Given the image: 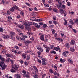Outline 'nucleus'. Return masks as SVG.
Instances as JSON below:
<instances>
[{
  "instance_id": "obj_1",
  "label": "nucleus",
  "mask_w": 78,
  "mask_h": 78,
  "mask_svg": "<svg viewBox=\"0 0 78 78\" xmlns=\"http://www.w3.org/2000/svg\"><path fill=\"white\" fill-rule=\"evenodd\" d=\"M0 60L2 61L0 62V66L2 67V70H4L7 65L5 64V58L2 56H0Z\"/></svg>"
},
{
  "instance_id": "obj_2",
  "label": "nucleus",
  "mask_w": 78,
  "mask_h": 78,
  "mask_svg": "<svg viewBox=\"0 0 78 78\" xmlns=\"http://www.w3.org/2000/svg\"><path fill=\"white\" fill-rule=\"evenodd\" d=\"M2 37L3 39H7L9 38L10 39H12L14 40L15 39V37H11L9 36H8L6 35H4L2 36Z\"/></svg>"
},
{
  "instance_id": "obj_3",
  "label": "nucleus",
  "mask_w": 78,
  "mask_h": 78,
  "mask_svg": "<svg viewBox=\"0 0 78 78\" xmlns=\"http://www.w3.org/2000/svg\"><path fill=\"white\" fill-rule=\"evenodd\" d=\"M23 25H24L25 26H26L25 28L27 30H29L30 29V28L28 27H29V25L27 23V22L25 21H23Z\"/></svg>"
},
{
  "instance_id": "obj_4",
  "label": "nucleus",
  "mask_w": 78,
  "mask_h": 78,
  "mask_svg": "<svg viewBox=\"0 0 78 78\" xmlns=\"http://www.w3.org/2000/svg\"><path fill=\"white\" fill-rule=\"evenodd\" d=\"M39 35H41V36H40V38L41 39L42 41H44V35H42L41 33H40L39 34Z\"/></svg>"
},
{
  "instance_id": "obj_5",
  "label": "nucleus",
  "mask_w": 78,
  "mask_h": 78,
  "mask_svg": "<svg viewBox=\"0 0 78 78\" xmlns=\"http://www.w3.org/2000/svg\"><path fill=\"white\" fill-rule=\"evenodd\" d=\"M24 43H25V45H27V46H28V44H31L32 42L28 40L25 41Z\"/></svg>"
},
{
  "instance_id": "obj_6",
  "label": "nucleus",
  "mask_w": 78,
  "mask_h": 78,
  "mask_svg": "<svg viewBox=\"0 0 78 78\" xmlns=\"http://www.w3.org/2000/svg\"><path fill=\"white\" fill-rule=\"evenodd\" d=\"M18 65H15L14 66H12V68H13L16 70H18Z\"/></svg>"
},
{
  "instance_id": "obj_7",
  "label": "nucleus",
  "mask_w": 78,
  "mask_h": 78,
  "mask_svg": "<svg viewBox=\"0 0 78 78\" xmlns=\"http://www.w3.org/2000/svg\"><path fill=\"white\" fill-rule=\"evenodd\" d=\"M17 27L18 28H19L20 29H24V27L21 24L18 25Z\"/></svg>"
},
{
  "instance_id": "obj_8",
  "label": "nucleus",
  "mask_w": 78,
  "mask_h": 78,
  "mask_svg": "<svg viewBox=\"0 0 78 78\" xmlns=\"http://www.w3.org/2000/svg\"><path fill=\"white\" fill-rule=\"evenodd\" d=\"M22 58L23 59H25L27 58V55L25 53H23Z\"/></svg>"
},
{
  "instance_id": "obj_9",
  "label": "nucleus",
  "mask_w": 78,
  "mask_h": 78,
  "mask_svg": "<svg viewBox=\"0 0 78 78\" xmlns=\"http://www.w3.org/2000/svg\"><path fill=\"white\" fill-rule=\"evenodd\" d=\"M11 50L12 52H13L15 54H16V53H17V51L16 50H15L12 48H12L11 49Z\"/></svg>"
},
{
  "instance_id": "obj_10",
  "label": "nucleus",
  "mask_w": 78,
  "mask_h": 78,
  "mask_svg": "<svg viewBox=\"0 0 78 78\" xmlns=\"http://www.w3.org/2000/svg\"><path fill=\"white\" fill-rule=\"evenodd\" d=\"M54 48L55 50H56V51H58V50H59V51H60V50H61V49H60V48H59V46H57V47H54Z\"/></svg>"
},
{
  "instance_id": "obj_11",
  "label": "nucleus",
  "mask_w": 78,
  "mask_h": 78,
  "mask_svg": "<svg viewBox=\"0 0 78 78\" xmlns=\"http://www.w3.org/2000/svg\"><path fill=\"white\" fill-rule=\"evenodd\" d=\"M10 34L11 35V36H10L11 37H13V35L15 34V32H10Z\"/></svg>"
},
{
  "instance_id": "obj_12",
  "label": "nucleus",
  "mask_w": 78,
  "mask_h": 78,
  "mask_svg": "<svg viewBox=\"0 0 78 78\" xmlns=\"http://www.w3.org/2000/svg\"><path fill=\"white\" fill-rule=\"evenodd\" d=\"M13 7L15 8L17 10V11H20V9L19 8L17 5H13Z\"/></svg>"
},
{
  "instance_id": "obj_13",
  "label": "nucleus",
  "mask_w": 78,
  "mask_h": 78,
  "mask_svg": "<svg viewBox=\"0 0 78 78\" xmlns=\"http://www.w3.org/2000/svg\"><path fill=\"white\" fill-rule=\"evenodd\" d=\"M30 55H28L26 57V60L27 61H29V60H30Z\"/></svg>"
},
{
  "instance_id": "obj_14",
  "label": "nucleus",
  "mask_w": 78,
  "mask_h": 78,
  "mask_svg": "<svg viewBox=\"0 0 78 78\" xmlns=\"http://www.w3.org/2000/svg\"><path fill=\"white\" fill-rule=\"evenodd\" d=\"M66 47L68 49L70 47V44L69 43H66L65 44Z\"/></svg>"
},
{
  "instance_id": "obj_15",
  "label": "nucleus",
  "mask_w": 78,
  "mask_h": 78,
  "mask_svg": "<svg viewBox=\"0 0 78 78\" xmlns=\"http://www.w3.org/2000/svg\"><path fill=\"white\" fill-rule=\"evenodd\" d=\"M75 40H72L71 41L70 44L72 45H75Z\"/></svg>"
},
{
  "instance_id": "obj_16",
  "label": "nucleus",
  "mask_w": 78,
  "mask_h": 78,
  "mask_svg": "<svg viewBox=\"0 0 78 78\" xmlns=\"http://www.w3.org/2000/svg\"><path fill=\"white\" fill-rule=\"evenodd\" d=\"M14 9H15V7H14L11 8L10 9V11L11 12H14Z\"/></svg>"
},
{
  "instance_id": "obj_17",
  "label": "nucleus",
  "mask_w": 78,
  "mask_h": 78,
  "mask_svg": "<svg viewBox=\"0 0 78 78\" xmlns=\"http://www.w3.org/2000/svg\"><path fill=\"white\" fill-rule=\"evenodd\" d=\"M33 67L34 70H35V71H36V72H37L38 71H39V70L38 69H37V67H36V66H33Z\"/></svg>"
},
{
  "instance_id": "obj_18",
  "label": "nucleus",
  "mask_w": 78,
  "mask_h": 78,
  "mask_svg": "<svg viewBox=\"0 0 78 78\" xmlns=\"http://www.w3.org/2000/svg\"><path fill=\"white\" fill-rule=\"evenodd\" d=\"M10 71L12 73H15L16 72V70H15L14 68H12V69H11L10 70Z\"/></svg>"
},
{
  "instance_id": "obj_19",
  "label": "nucleus",
  "mask_w": 78,
  "mask_h": 78,
  "mask_svg": "<svg viewBox=\"0 0 78 78\" xmlns=\"http://www.w3.org/2000/svg\"><path fill=\"white\" fill-rule=\"evenodd\" d=\"M1 51L3 54H4V53H5L6 52V49H4Z\"/></svg>"
},
{
  "instance_id": "obj_20",
  "label": "nucleus",
  "mask_w": 78,
  "mask_h": 78,
  "mask_svg": "<svg viewBox=\"0 0 78 78\" xmlns=\"http://www.w3.org/2000/svg\"><path fill=\"white\" fill-rule=\"evenodd\" d=\"M69 23L71 24V25H74V23L72 20H70L69 21Z\"/></svg>"
},
{
  "instance_id": "obj_21",
  "label": "nucleus",
  "mask_w": 78,
  "mask_h": 78,
  "mask_svg": "<svg viewBox=\"0 0 78 78\" xmlns=\"http://www.w3.org/2000/svg\"><path fill=\"white\" fill-rule=\"evenodd\" d=\"M42 64L43 66H45V65H47V63L45 62V61H42Z\"/></svg>"
},
{
  "instance_id": "obj_22",
  "label": "nucleus",
  "mask_w": 78,
  "mask_h": 78,
  "mask_svg": "<svg viewBox=\"0 0 78 78\" xmlns=\"http://www.w3.org/2000/svg\"><path fill=\"white\" fill-rule=\"evenodd\" d=\"M37 49L38 50H39L40 51H41V52H43V51H44V49H42V48H39V47H37Z\"/></svg>"
},
{
  "instance_id": "obj_23",
  "label": "nucleus",
  "mask_w": 78,
  "mask_h": 78,
  "mask_svg": "<svg viewBox=\"0 0 78 78\" xmlns=\"http://www.w3.org/2000/svg\"><path fill=\"white\" fill-rule=\"evenodd\" d=\"M60 12L61 14H64V10H63V9H60Z\"/></svg>"
},
{
  "instance_id": "obj_24",
  "label": "nucleus",
  "mask_w": 78,
  "mask_h": 78,
  "mask_svg": "<svg viewBox=\"0 0 78 78\" xmlns=\"http://www.w3.org/2000/svg\"><path fill=\"white\" fill-rule=\"evenodd\" d=\"M70 50L71 51H72L73 52L75 51V48L73 47L71 48L70 49Z\"/></svg>"
},
{
  "instance_id": "obj_25",
  "label": "nucleus",
  "mask_w": 78,
  "mask_h": 78,
  "mask_svg": "<svg viewBox=\"0 0 78 78\" xmlns=\"http://www.w3.org/2000/svg\"><path fill=\"white\" fill-rule=\"evenodd\" d=\"M16 77L17 78H20V74H17L15 75Z\"/></svg>"
},
{
  "instance_id": "obj_26",
  "label": "nucleus",
  "mask_w": 78,
  "mask_h": 78,
  "mask_svg": "<svg viewBox=\"0 0 78 78\" xmlns=\"http://www.w3.org/2000/svg\"><path fill=\"white\" fill-rule=\"evenodd\" d=\"M60 61L62 62V63H63V62H65V61L66 60L64 59H62V58L60 59Z\"/></svg>"
},
{
  "instance_id": "obj_27",
  "label": "nucleus",
  "mask_w": 78,
  "mask_h": 78,
  "mask_svg": "<svg viewBox=\"0 0 78 78\" xmlns=\"http://www.w3.org/2000/svg\"><path fill=\"white\" fill-rule=\"evenodd\" d=\"M9 60H10V58H8L6 59L5 62H9Z\"/></svg>"
},
{
  "instance_id": "obj_28",
  "label": "nucleus",
  "mask_w": 78,
  "mask_h": 78,
  "mask_svg": "<svg viewBox=\"0 0 78 78\" xmlns=\"http://www.w3.org/2000/svg\"><path fill=\"white\" fill-rule=\"evenodd\" d=\"M49 50H50V48L48 47V48L46 49V53H49V52H50Z\"/></svg>"
},
{
  "instance_id": "obj_29",
  "label": "nucleus",
  "mask_w": 78,
  "mask_h": 78,
  "mask_svg": "<svg viewBox=\"0 0 78 78\" xmlns=\"http://www.w3.org/2000/svg\"><path fill=\"white\" fill-rule=\"evenodd\" d=\"M51 30L52 31V34H55V33L56 32V30H54L53 29H52Z\"/></svg>"
},
{
  "instance_id": "obj_30",
  "label": "nucleus",
  "mask_w": 78,
  "mask_h": 78,
  "mask_svg": "<svg viewBox=\"0 0 78 78\" xmlns=\"http://www.w3.org/2000/svg\"><path fill=\"white\" fill-rule=\"evenodd\" d=\"M35 27L37 28H39L41 27V26H40V25H38L37 24H36Z\"/></svg>"
},
{
  "instance_id": "obj_31",
  "label": "nucleus",
  "mask_w": 78,
  "mask_h": 78,
  "mask_svg": "<svg viewBox=\"0 0 78 78\" xmlns=\"http://www.w3.org/2000/svg\"><path fill=\"white\" fill-rule=\"evenodd\" d=\"M42 20V19H36L35 21L37 22H41Z\"/></svg>"
},
{
  "instance_id": "obj_32",
  "label": "nucleus",
  "mask_w": 78,
  "mask_h": 78,
  "mask_svg": "<svg viewBox=\"0 0 78 78\" xmlns=\"http://www.w3.org/2000/svg\"><path fill=\"white\" fill-rule=\"evenodd\" d=\"M68 61L70 64H72L73 63V61L70 59H69Z\"/></svg>"
},
{
  "instance_id": "obj_33",
  "label": "nucleus",
  "mask_w": 78,
  "mask_h": 78,
  "mask_svg": "<svg viewBox=\"0 0 78 78\" xmlns=\"http://www.w3.org/2000/svg\"><path fill=\"white\" fill-rule=\"evenodd\" d=\"M67 21H68V20H65V23H64V25H68Z\"/></svg>"
},
{
  "instance_id": "obj_34",
  "label": "nucleus",
  "mask_w": 78,
  "mask_h": 78,
  "mask_svg": "<svg viewBox=\"0 0 78 78\" xmlns=\"http://www.w3.org/2000/svg\"><path fill=\"white\" fill-rule=\"evenodd\" d=\"M49 72L51 73H53V70L52 69H49Z\"/></svg>"
},
{
  "instance_id": "obj_35",
  "label": "nucleus",
  "mask_w": 78,
  "mask_h": 78,
  "mask_svg": "<svg viewBox=\"0 0 78 78\" xmlns=\"http://www.w3.org/2000/svg\"><path fill=\"white\" fill-rule=\"evenodd\" d=\"M16 38L17 39V40H18L19 41H20V40H21L20 37L19 36H16Z\"/></svg>"
},
{
  "instance_id": "obj_36",
  "label": "nucleus",
  "mask_w": 78,
  "mask_h": 78,
  "mask_svg": "<svg viewBox=\"0 0 78 78\" xmlns=\"http://www.w3.org/2000/svg\"><path fill=\"white\" fill-rule=\"evenodd\" d=\"M30 20H33V21H34L36 20V18L34 17H32L30 18Z\"/></svg>"
},
{
  "instance_id": "obj_37",
  "label": "nucleus",
  "mask_w": 78,
  "mask_h": 78,
  "mask_svg": "<svg viewBox=\"0 0 78 78\" xmlns=\"http://www.w3.org/2000/svg\"><path fill=\"white\" fill-rule=\"evenodd\" d=\"M62 55L63 56H65V57H67V54H66V52H64L62 54Z\"/></svg>"
},
{
  "instance_id": "obj_38",
  "label": "nucleus",
  "mask_w": 78,
  "mask_h": 78,
  "mask_svg": "<svg viewBox=\"0 0 78 78\" xmlns=\"http://www.w3.org/2000/svg\"><path fill=\"white\" fill-rule=\"evenodd\" d=\"M56 51H52L51 52H50L51 54H52V53H53V54H56Z\"/></svg>"
},
{
  "instance_id": "obj_39",
  "label": "nucleus",
  "mask_w": 78,
  "mask_h": 78,
  "mask_svg": "<svg viewBox=\"0 0 78 78\" xmlns=\"http://www.w3.org/2000/svg\"><path fill=\"white\" fill-rule=\"evenodd\" d=\"M3 31H4L3 29L2 28L0 27V32H1V33H3Z\"/></svg>"
},
{
  "instance_id": "obj_40",
  "label": "nucleus",
  "mask_w": 78,
  "mask_h": 78,
  "mask_svg": "<svg viewBox=\"0 0 78 78\" xmlns=\"http://www.w3.org/2000/svg\"><path fill=\"white\" fill-rule=\"evenodd\" d=\"M26 76L27 78H30V75H29V73H27V74Z\"/></svg>"
},
{
  "instance_id": "obj_41",
  "label": "nucleus",
  "mask_w": 78,
  "mask_h": 78,
  "mask_svg": "<svg viewBox=\"0 0 78 78\" xmlns=\"http://www.w3.org/2000/svg\"><path fill=\"white\" fill-rule=\"evenodd\" d=\"M75 23H76V25H78V19H76L75 21Z\"/></svg>"
},
{
  "instance_id": "obj_42",
  "label": "nucleus",
  "mask_w": 78,
  "mask_h": 78,
  "mask_svg": "<svg viewBox=\"0 0 78 78\" xmlns=\"http://www.w3.org/2000/svg\"><path fill=\"white\" fill-rule=\"evenodd\" d=\"M37 61L38 62H39L40 64H41V63H42V61L39 59H37Z\"/></svg>"
},
{
  "instance_id": "obj_43",
  "label": "nucleus",
  "mask_w": 78,
  "mask_h": 78,
  "mask_svg": "<svg viewBox=\"0 0 78 78\" xmlns=\"http://www.w3.org/2000/svg\"><path fill=\"white\" fill-rule=\"evenodd\" d=\"M72 30L75 33H76V30L73 28H72Z\"/></svg>"
},
{
  "instance_id": "obj_44",
  "label": "nucleus",
  "mask_w": 78,
  "mask_h": 78,
  "mask_svg": "<svg viewBox=\"0 0 78 78\" xmlns=\"http://www.w3.org/2000/svg\"><path fill=\"white\" fill-rule=\"evenodd\" d=\"M6 56L7 57H9V58H11V55L9 54H7L6 55Z\"/></svg>"
},
{
  "instance_id": "obj_45",
  "label": "nucleus",
  "mask_w": 78,
  "mask_h": 78,
  "mask_svg": "<svg viewBox=\"0 0 78 78\" xmlns=\"http://www.w3.org/2000/svg\"><path fill=\"white\" fill-rule=\"evenodd\" d=\"M47 24H44L43 25V28H46L47 27Z\"/></svg>"
},
{
  "instance_id": "obj_46",
  "label": "nucleus",
  "mask_w": 78,
  "mask_h": 78,
  "mask_svg": "<svg viewBox=\"0 0 78 78\" xmlns=\"http://www.w3.org/2000/svg\"><path fill=\"white\" fill-rule=\"evenodd\" d=\"M20 14H21V15H22V16H24V12L23 11H21L20 12Z\"/></svg>"
},
{
  "instance_id": "obj_47",
  "label": "nucleus",
  "mask_w": 78,
  "mask_h": 78,
  "mask_svg": "<svg viewBox=\"0 0 78 78\" xmlns=\"http://www.w3.org/2000/svg\"><path fill=\"white\" fill-rule=\"evenodd\" d=\"M45 6V7H48L50 5H49L47 4H45L44 5Z\"/></svg>"
},
{
  "instance_id": "obj_48",
  "label": "nucleus",
  "mask_w": 78,
  "mask_h": 78,
  "mask_svg": "<svg viewBox=\"0 0 78 78\" xmlns=\"http://www.w3.org/2000/svg\"><path fill=\"white\" fill-rule=\"evenodd\" d=\"M53 11H54L55 12H57L58 11V9H53Z\"/></svg>"
},
{
  "instance_id": "obj_49",
  "label": "nucleus",
  "mask_w": 78,
  "mask_h": 78,
  "mask_svg": "<svg viewBox=\"0 0 78 78\" xmlns=\"http://www.w3.org/2000/svg\"><path fill=\"white\" fill-rule=\"evenodd\" d=\"M38 76L37 74H35L34 75V78H37Z\"/></svg>"
},
{
  "instance_id": "obj_50",
  "label": "nucleus",
  "mask_w": 78,
  "mask_h": 78,
  "mask_svg": "<svg viewBox=\"0 0 78 78\" xmlns=\"http://www.w3.org/2000/svg\"><path fill=\"white\" fill-rule=\"evenodd\" d=\"M58 3L60 5H62V2L61 1V0L58 2Z\"/></svg>"
},
{
  "instance_id": "obj_51",
  "label": "nucleus",
  "mask_w": 78,
  "mask_h": 78,
  "mask_svg": "<svg viewBox=\"0 0 78 78\" xmlns=\"http://www.w3.org/2000/svg\"><path fill=\"white\" fill-rule=\"evenodd\" d=\"M10 61L12 63V65H13L14 64V60H12L10 59Z\"/></svg>"
},
{
  "instance_id": "obj_52",
  "label": "nucleus",
  "mask_w": 78,
  "mask_h": 78,
  "mask_svg": "<svg viewBox=\"0 0 78 78\" xmlns=\"http://www.w3.org/2000/svg\"><path fill=\"white\" fill-rule=\"evenodd\" d=\"M14 47L15 48H16V49H17V50L19 49V47L17 45L15 46Z\"/></svg>"
},
{
  "instance_id": "obj_53",
  "label": "nucleus",
  "mask_w": 78,
  "mask_h": 78,
  "mask_svg": "<svg viewBox=\"0 0 78 78\" xmlns=\"http://www.w3.org/2000/svg\"><path fill=\"white\" fill-rule=\"evenodd\" d=\"M67 4L68 5V6H70V2H68L67 3Z\"/></svg>"
},
{
  "instance_id": "obj_54",
  "label": "nucleus",
  "mask_w": 78,
  "mask_h": 78,
  "mask_svg": "<svg viewBox=\"0 0 78 78\" xmlns=\"http://www.w3.org/2000/svg\"><path fill=\"white\" fill-rule=\"evenodd\" d=\"M22 72H23V73L24 74H26V73H27V71L24 69H23V70Z\"/></svg>"
},
{
  "instance_id": "obj_55",
  "label": "nucleus",
  "mask_w": 78,
  "mask_h": 78,
  "mask_svg": "<svg viewBox=\"0 0 78 78\" xmlns=\"http://www.w3.org/2000/svg\"><path fill=\"white\" fill-rule=\"evenodd\" d=\"M25 4L27 5V6H30V4L28 3L25 2Z\"/></svg>"
},
{
  "instance_id": "obj_56",
  "label": "nucleus",
  "mask_w": 78,
  "mask_h": 78,
  "mask_svg": "<svg viewBox=\"0 0 78 78\" xmlns=\"http://www.w3.org/2000/svg\"><path fill=\"white\" fill-rule=\"evenodd\" d=\"M22 53V51H18L17 52V54H21V53Z\"/></svg>"
},
{
  "instance_id": "obj_57",
  "label": "nucleus",
  "mask_w": 78,
  "mask_h": 78,
  "mask_svg": "<svg viewBox=\"0 0 78 78\" xmlns=\"http://www.w3.org/2000/svg\"><path fill=\"white\" fill-rule=\"evenodd\" d=\"M16 31H17L18 32H20V29H17L16 30Z\"/></svg>"
},
{
  "instance_id": "obj_58",
  "label": "nucleus",
  "mask_w": 78,
  "mask_h": 78,
  "mask_svg": "<svg viewBox=\"0 0 78 78\" xmlns=\"http://www.w3.org/2000/svg\"><path fill=\"white\" fill-rule=\"evenodd\" d=\"M24 64L25 66H28V62H24Z\"/></svg>"
},
{
  "instance_id": "obj_59",
  "label": "nucleus",
  "mask_w": 78,
  "mask_h": 78,
  "mask_svg": "<svg viewBox=\"0 0 78 78\" xmlns=\"http://www.w3.org/2000/svg\"><path fill=\"white\" fill-rule=\"evenodd\" d=\"M62 8H63V9H65V8H66V5H62Z\"/></svg>"
},
{
  "instance_id": "obj_60",
  "label": "nucleus",
  "mask_w": 78,
  "mask_h": 78,
  "mask_svg": "<svg viewBox=\"0 0 78 78\" xmlns=\"http://www.w3.org/2000/svg\"><path fill=\"white\" fill-rule=\"evenodd\" d=\"M24 62L23 61V60H21L20 61V63L21 64H23Z\"/></svg>"
},
{
  "instance_id": "obj_61",
  "label": "nucleus",
  "mask_w": 78,
  "mask_h": 78,
  "mask_svg": "<svg viewBox=\"0 0 78 78\" xmlns=\"http://www.w3.org/2000/svg\"><path fill=\"white\" fill-rule=\"evenodd\" d=\"M67 12H65L64 13V16L65 17H66V16H67Z\"/></svg>"
},
{
  "instance_id": "obj_62",
  "label": "nucleus",
  "mask_w": 78,
  "mask_h": 78,
  "mask_svg": "<svg viewBox=\"0 0 78 78\" xmlns=\"http://www.w3.org/2000/svg\"><path fill=\"white\" fill-rule=\"evenodd\" d=\"M73 27V26L72 25H69L68 26V27L70 28H72Z\"/></svg>"
},
{
  "instance_id": "obj_63",
  "label": "nucleus",
  "mask_w": 78,
  "mask_h": 78,
  "mask_svg": "<svg viewBox=\"0 0 78 78\" xmlns=\"http://www.w3.org/2000/svg\"><path fill=\"white\" fill-rule=\"evenodd\" d=\"M8 19H12V17L10 16H8Z\"/></svg>"
},
{
  "instance_id": "obj_64",
  "label": "nucleus",
  "mask_w": 78,
  "mask_h": 78,
  "mask_svg": "<svg viewBox=\"0 0 78 78\" xmlns=\"http://www.w3.org/2000/svg\"><path fill=\"white\" fill-rule=\"evenodd\" d=\"M54 68L55 69V70H57V67H56L55 66H54Z\"/></svg>"
}]
</instances>
